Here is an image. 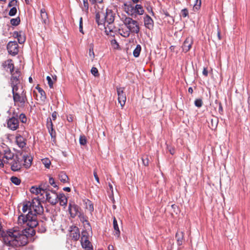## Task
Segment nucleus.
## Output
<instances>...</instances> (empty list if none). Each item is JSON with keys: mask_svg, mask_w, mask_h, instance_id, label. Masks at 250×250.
Segmentation results:
<instances>
[{"mask_svg": "<svg viewBox=\"0 0 250 250\" xmlns=\"http://www.w3.org/2000/svg\"><path fill=\"white\" fill-rule=\"evenodd\" d=\"M80 144L81 145L84 146L86 144L87 140L84 136H81L79 139Z\"/></svg>", "mask_w": 250, "mask_h": 250, "instance_id": "nucleus-45", "label": "nucleus"}, {"mask_svg": "<svg viewBox=\"0 0 250 250\" xmlns=\"http://www.w3.org/2000/svg\"><path fill=\"white\" fill-rule=\"evenodd\" d=\"M46 226L43 223V222H42V224L39 225V229L38 231L40 233H44L46 231Z\"/></svg>", "mask_w": 250, "mask_h": 250, "instance_id": "nucleus-40", "label": "nucleus"}, {"mask_svg": "<svg viewBox=\"0 0 250 250\" xmlns=\"http://www.w3.org/2000/svg\"><path fill=\"white\" fill-rule=\"evenodd\" d=\"M7 49L9 54L15 56L19 52V46L16 41H11L7 45Z\"/></svg>", "mask_w": 250, "mask_h": 250, "instance_id": "nucleus-8", "label": "nucleus"}, {"mask_svg": "<svg viewBox=\"0 0 250 250\" xmlns=\"http://www.w3.org/2000/svg\"><path fill=\"white\" fill-rule=\"evenodd\" d=\"M13 161L11 163V169L13 171H19L21 168V165L20 162V159L19 156L16 155L13 158Z\"/></svg>", "mask_w": 250, "mask_h": 250, "instance_id": "nucleus-13", "label": "nucleus"}, {"mask_svg": "<svg viewBox=\"0 0 250 250\" xmlns=\"http://www.w3.org/2000/svg\"><path fill=\"white\" fill-rule=\"evenodd\" d=\"M17 12V9L16 7H13L12 8L10 9L8 15L10 16H14Z\"/></svg>", "mask_w": 250, "mask_h": 250, "instance_id": "nucleus-44", "label": "nucleus"}, {"mask_svg": "<svg viewBox=\"0 0 250 250\" xmlns=\"http://www.w3.org/2000/svg\"><path fill=\"white\" fill-rule=\"evenodd\" d=\"M31 202L27 201L23 204L22 210L23 212H26L28 210V213L27 215H24L21 214L18 218V222L20 224H26L27 226L31 228L36 227L39 224L37 220L36 215L32 213L31 211Z\"/></svg>", "mask_w": 250, "mask_h": 250, "instance_id": "nucleus-2", "label": "nucleus"}, {"mask_svg": "<svg viewBox=\"0 0 250 250\" xmlns=\"http://www.w3.org/2000/svg\"><path fill=\"white\" fill-rule=\"evenodd\" d=\"M58 202L60 205L62 206H66L67 203V199L63 193H59L58 194Z\"/></svg>", "mask_w": 250, "mask_h": 250, "instance_id": "nucleus-24", "label": "nucleus"}, {"mask_svg": "<svg viewBox=\"0 0 250 250\" xmlns=\"http://www.w3.org/2000/svg\"><path fill=\"white\" fill-rule=\"evenodd\" d=\"M44 193H45L46 200L50 203L52 205H55L58 202V194L53 195L51 196L50 193L46 190H45Z\"/></svg>", "mask_w": 250, "mask_h": 250, "instance_id": "nucleus-15", "label": "nucleus"}, {"mask_svg": "<svg viewBox=\"0 0 250 250\" xmlns=\"http://www.w3.org/2000/svg\"><path fill=\"white\" fill-rule=\"evenodd\" d=\"M21 72L19 70L17 69L15 71V73H13V75L11 76L10 79V84L14 83H20V76Z\"/></svg>", "mask_w": 250, "mask_h": 250, "instance_id": "nucleus-19", "label": "nucleus"}, {"mask_svg": "<svg viewBox=\"0 0 250 250\" xmlns=\"http://www.w3.org/2000/svg\"><path fill=\"white\" fill-rule=\"evenodd\" d=\"M36 88L41 95V100L42 101H45L46 99V96L45 91L39 86H37Z\"/></svg>", "mask_w": 250, "mask_h": 250, "instance_id": "nucleus-30", "label": "nucleus"}, {"mask_svg": "<svg viewBox=\"0 0 250 250\" xmlns=\"http://www.w3.org/2000/svg\"><path fill=\"white\" fill-rule=\"evenodd\" d=\"M94 178L95 179V180H96V181L98 183H100V181H99V178L98 176V175L97 174V172L96 170H94Z\"/></svg>", "mask_w": 250, "mask_h": 250, "instance_id": "nucleus-58", "label": "nucleus"}, {"mask_svg": "<svg viewBox=\"0 0 250 250\" xmlns=\"http://www.w3.org/2000/svg\"><path fill=\"white\" fill-rule=\"evenodd\" d=\"M89 233L86 230L82 232L81 238V244L83 248L85 250H93V247L91 243L89 240Z\"/></svg>", "mask_w": 250, "mask_h": 250, "instance_id": "nucleus-5", "label": "nucleus"}, {"mask_svg": "<svg viewBox=\"0 0 250 250\" xmlns=\"http://www.w3.org/2000/svg\"><path fill=\"white\" fill-rule=\"evenodd\" d=\"M16 142L18 146L21 148L25 147L26 145L25 139L20 134L16 136Z\"/></svg>", "mask_w": 250, "mask_h": 250, "instance_id": "nucleus-20", "label": "nucleus"}, {"mask_svg": "<svg viewBox=\"0 0 250 250\" xmlns=\"http://www.w3.org/2000/svg\"><path fill=\"white\" fill-rule=\"evenodd\" d=\"M85 203L86 205V208L88 209L91 213L92 212L94 211V206L92 202L87 199Z\"/></svg>", "mask_w": 250, "mask_h": 250, "instance_id": "nucleus-35", "label": "nucleus"}, {"mask_svg": "<svg viewBox=\"0 0 250 250\" xmlns=\"http://www.w3.org/2000/svg\"><path fill=\"white\" fill-rule=\"evenodd\" d=\"M80 208L74 202H71L69 203L68 211L72 218H75L80 214Z\"/></svg>", "mask_w": 250, "mask_h": 250, "instance_id": "nucleus-9", "label": "nucleus"}, {"mask_svg": "<svg viewBox=\"0 0 250 250\" xmlns=\"http://www.w3.org/2000/svg\"><path fill=\"white\" fill-rule=\"evenodd\" d=\"M46 125L48 130L53 128V125L51 118L47 119Z\"/></svg>", "mask_w": 250, "mask_h": 250, "instance_id": "nucleus-47", "label": "nucleus"}, {"mask_svg": "<svg viewBox=\"0 0 250 250\" xmlns=\"http://www.w3.org/2000/svg\"><path fill=\"white\" fill-rule=\"evenodd\" d=\"M17 39L20 44H22L25 42L26 40L25 36L22 31H21V33H19V36Z\"/></svg>", "mask_w": 250, "mask_h": 250, "instance_id": "nucleus-32", "label": "nucleus"}, {"mask_svg": "<svg viewBox=\"0 0 250 250\" xmlns=\"http://www.w3.org/2000/svg\"><path fill=\"white\" fill-rule=\"evenodd\" d=\"M103 1V0H94V1H92V4H94L96 3H102Z\"/></svg>", "mask_w": 250, "mask_h": 250, "instance_id": "nucleus-63", "label": "nucleus"}, {"mask_svg": "<svg viewBox=\"0 0 250 250\" xmlns=\"http://www.w3.org/2000/svg\"><path fill=\"white\" fill-rule=\"evenodd\" d=\"M23 159L24 162V166L26 168H29L30 166L31 165V162H32V159H31L29 156L27 155L25 156L24 155L23 157Z\"/></svg>", "mask_w": 250, "mask_h": 250, "instance_id": "nucleus-29", "label": "nucleus"}, {"mask_svg": "<svg viewBox=\"0 0 250 250\" xmlns=\"http://www.w3.org/2000/svg\"><path fill=\"white\" fill-rule=\"evenodd\" d=\"M203 74L205 76H207L208 75V70L207 69V68H205L204 67V69H203Z\"/></svg>", "mask_w": 250, "mask_h": 250, "instance_id": "nucleus-62", "label": "nucleus"}, {"mask_svg": "<svg viewBox=\"0 0 250 250\" xmlns=\"http://www.w3.org/2000/svg\"><path fill=\"white\" fill-rule=\"evenodd\" d=\"M218 120L216 118L214 119H211L210 120V124H209V126L211 129H214L216 128Z\"/></svg>", "mask_w": 250, "mask_h": 250, "instance_id": "nucleus-33", "label": "nucleus"}, {"mask_svg": "<svg viewBox=\"0 0 250 250\" xmlns=\"http://www.w3.org/2000/svg\"><path fill=\"white\" fill-rule=\"evenodd\" d=\"M89 55L90 56H92L93 58H94L95 55H94V51H93V47H90L89 48Z\"/></svg>", "mask_w": 250, "mask_h": 250, "instance_id": "nucleus-57", "label": "nucleus"}, {"mask_svg": "<svg viewBox=\"0 0 250 250\" xmlns=\"http://www.w3.org/2000/svg\"><path fill=\"white\" fill-rule=\"evenodd\" d=\"M193 42L192 37H188L187 38L182 46L183 51L185 52H188L191 48Z\"/></svg>", "mask_w": 250, "mask_h": 250, "instance_id": "nucleus-14", "label": "nucleus"}, {"mask_svg": "<svg viewBox=\"0 0 250 250\" xmlns=\"http://www.w3.org/2000/svg\"><path fill=\"white\" fill-rule=\"evenodd\" d=\"M80 220L83 223H85L87 225H88V226L89 227V229L91 230L92 229V228H91V227L90 226V223L87 220V219H86V217L84 216H82L81 218H80Z\"/></svg>", "mask_w": 250, "mask_h": 250, "instance_id": "nucleus-42", "label": "nucleus"}, {"mask_svg": "<svg viewBox=\"0 0 250 250\" xmlns=\"http://www.w3.org/2000/svg\"><path fill=\"white\" fill-rule=\"evenodd\" d=\"M46 80L47 81L48 84L50 88H52L53 86V82L51 77L48 76H47Z\"/></svg>", "mask_w": 250, "mask_h": 250, "instance_id": "nucleus-54", "label": "nucleus"}, {"mask_svg": "<svg viewBox=\"0 0 250 250\" xmlns=\"http://www.w3.org/2000/svg\"><path fill=\"white\" fill-rule=\"evenodd\" d=\"M194 104L196 107L198 108L201 107L203 105L202 100L201 99H196L194 101Z\"/></svg>", "mask_w": 250, "mask_h": 250, "instance_id": "nucleus-43", "label": "nucleus"}, {"mask_svg": "<svg viewBox=\"0 0 250 250\" xmlns=\"http://www.w3.org/2000/svg\"><path fill=\"white\" fill-rule=\"evenodd\" d=\"M7 127L12 130H16L19 128V121L17 118L12 117L7 121Z\"/></svg>", "mask_w": 250, "mask_h": 250, "instance_id": "nucleus-12", "label": "nucleus"}, {"mask_svg": "<svg viewBox=\"0 0 250 250\" xmlns=\"http://www.w3.org/2000/svg\"><path fill=\"white\" fill-rule=\"evenodd\" d=\"M142 160L143 162V164L145 166H147L149 165V159L148 156L144 155L142 157Z\"/></svg>", "mask_w": 250, "mask_h": 250, "instance_id": "nucleus-41", "label": "nucleus"}, {"mask_svg": "<svg viewBox=\"0 0 250 250\" xmlns=\"http://www.w3.org/2000/svg\"><path fill=\"white\" fill-rule=\"evenodd\" d=\"M69 236L74 241H78L80 237L79 229L75 226H71L69 229Z\"/></svg>", "mask_w": 250, "mask_h": 250, "instance_id": "nucleus-11", "label": "nucleus"}, {"mask_svg": "<svg viewBox=\"0 0 250 250\" xmlns=\"http://www.w3.org/2000/svg\"><path fill=\"white\" fill-rule=\"evenodd\" d=\"M4 155L3 158H5L7 160H12L13 158L15 157L14 154L11 151L9 148L7 147L4 150Z\"/></svg>", "mask_w": 250, "mask_h": 250, "instance_id": "nucleus-26", "label": "nucleus"}, {"mask_svg": "<svg viewBox=\"0 0 250 250\" xmlns=\"http://www.w3.org/2000/svg\"><path fill=\"white\" fill-rule=\"evenodd\" d=\"M11 181L12 183L15 184V185H19L21 184V180L19 178L15 177V176H12L11 178Z\"/></svg>", "mask_w": 250, "mask_h": 250, "instance_id": "nucleus-38", "label": "nucleus"}, {"mask_svg": "<svg viewBox=\"0 0 250 250\" xmlns=\"http://www.w3.org/2000/svg\"><path fill=\"white\" fill-rule=\"evenodd\" d=\"M18 1L17 0H11L8 3V7H16L17 5Z\"/></svg>", "mask_w": 250, "mask_h": 250, "instance_id": "nucleus-52", "label": "nucleus"}, {"mask_svg": "<svg viewBox=\"0 0 250 250\" xmlns=\"http://www.w3.org/2000/svg\"><path fill=\"white\" fill-rule=\"evenodd\" d=\"M6 246L13 248L23 247L27 244V237L26 235L20 234L17 230H9L5 232L0 229V238Z\"/></svg>", "mask_w": 250, "mask_h": 250, "instance_id": "nucleus-1", "label": "nucleus"}, {"mask_svg": "<svg viewBox=\"0 0 250 250\" xmlns=\"http://www.w3.org/2000/svg\"><path fill=\"white\" fill-rule=\"evenodd\" d=\"M83 0V6L82 7V10L85 12L86 14L88 13L89 4L87 0Z\"/></svg>", "mask_w": 250, "mask_h": 250, "instance_id": "nucleus-34", "label": "nucleus"}, {"mask_svg": "<svg viewBox=\"0 0 250 250\" xmlns=\"http://www.w3.org/2000/svg\"><path fill=\"white\" fill-rule=\"evenodd\" d=\"M181 13L183 17H186L188 14V10L185 8L182 10Z\"/></svg>", "mask_w": 250, "mask_h": 250, "instance_id": "nucleus-55", "label": "nucleus"}, {"mask_svg": "<svg viewBox=\"0 0 250 250\" xmlns=\"http://www.w3.org/2000/svg\"><path fill=\"white\" fill-rule=\"evenodd\" d=\"M141 49V46L140 44L137 45L136 48H135L133 52V55L134 57L137 58L140 56Z\"/></svg>", "mask_w": 250, "mask_h": 250, "instance_id": "nucleus-31", "label": "nucleus"}, {"mask_svg": "<svg viewBox=\"0 0 250 250\" xmlns=\"http://www.w3.org/2000/svg\"><path fill=\"white\" fill-rule=\"evenodd\" d=\"M13 101L16 103H20L21 104V106L24 105L25 103L27 101V98L26 96H22L19 94H15L14 96H13Z\"/></svg>", "mask_w": 250, "mask_h": 250, "instance_id": "nucleus-16", "label": "nucleus"}, {"mask_svg": "<svg viewBox=\"0 0 250 250\" xmlns=\"http://www.w3.org/2000/svg\"><path fill=\"white\" fill-rule=\"evenodd\" d=\"M49 184L52 186L54 188H56L57 189L59 188L58 186L56 184L55 182V180L53 178L50 177L49 179Z\"/></svg>", "mask_w": 250, "mask_h": 250, "instance_id": "nucleus-48", "label": "nucleus"}, {"mask_svg": "<svg viewBox=\"0 0 250 250\" xmlns=\"http://www.w3.org/2000/svg\"><path fill=\"white\" fill-rule=\"evenodd\" d=\"M21 22L20 18L19 17L16 18H13L11 19L10 23L13 26H17L20 24Z\"/></svg>", "mask_w": 250, "mask_h": 250, "instance_id": "nucleus-36", "label": "nucleus"}, {"mask_svg": "<svg viewBox=\"0 0 250 250\" xmlns=\"http://www.w3.org/2000/svg\"><path fill=\"white\" fill-rule=\"evenodd\" d=\"M115 13L111 9L107 8L105 12H97L95 15V21L98 25H105L107 22L108 25L112 24L115 20Z\"/></svg>", "mask_w": 250, "mask_h": 250, "instance_id": "nucleus-3", "label": "nucleus"}, {"mask_svg": "<svg viewBox=\"0 0 250 250\" xmlns=\"http://www.w3.org/2000/svg\"><path fill=\"white\" fill-rule=\"evenodd\" d=\"M218 111L221 114H223V107H222V104L221 103H219V109H218Z\"/></svg>", "mask_w": 250, "mask_h": 250, "instance_id": "nucleus-59", "label": "nucleus"}, {"mask_svg": "<svg viewBox=\"0 0 250 250\" xmlns=\"http://www.w3.org/2000/svg\"><path fill=\"white\" fill-rule=\"evenodd\" d=\"M47 190V188H45L44 186H43V188H41L40 187H39V188H37L36 186H32L31 188L30 191L32 193L35 194L36 195H38L40 193H41V194H42V193H41L42 191L43 192V193H44L45 190Z\"/></svg>", "mask_w": 250, "mask_h": 250, "instance_id": "nucleus-21", "label": "nucleus"}, {"mask_svg": "<svg viewBox=\"0 0 250 250\" xmlns=\"http://www.w3.org/2000/svg\"><path fill=\"white\" fill-rule=\"evenodd\" d=\"M57 115H58V113L56 111H54L52 113V117L53 120L55 121L56 119Z\"/></svg>", "mask_w": 250, "mask_h": 250, "instance_id": "nucleus-60", "label": "nucleus"}, {"mask_svg": "<svg viewBox=\"0 0 250 250\" xmlns=\"http://www.w3.org/2000/svg\"><path fill=\"white\" fill-rule=\"evenodd\" d=\"M31 211L35 215L41 214L43 212V208L39 199L35 198L31 202ZM37 218V217L36 216Z\"/></svg>", "mask_w": 250, "mask_h": 250, "instance_id": "nucleus-6", "label": "nucleus"}, {"mask_svg": "<svg viewBox=\"0 0 250 250\" xmlns=\"http://www.w3.org/2000/svg\"><path fill=\"white\" fill-rule=\"evenodd\" d=\"M124 23L129 30L128 32L125 33V35H123L124 37H129L130 35L129 32L136 34H138L139 32L140 27L136 21L133 20L131 18L126 17L125 19ZM121 35L123 36L122 34H121Z\"/></svg>", "mask_w": 250, "mask_h": 250, "instance_id": "nucleus-4", "label": "nucleus"}, {"mask_svg": "<svg viewBox=\"0 0 250 250\" xmlns=\"http://www.w3.org/2000/svg\"><path fill=\"white\" fill-rule=\"evenodd\" d=\"M144 23L146 28L149 30H152L153 28V21L150 16L146 15L144 18Z\"/></svg>", "mask_w": 250, "mask_h": 250, "instance_id": "nucleus-18", "label": "nucleus"}, {"mask_svg": "<svg viewBox=\"0 0 250 250\" xmlns=\"http://www.w3.org/2000/svg\"><path fill=\"white\" fill-rule=\"evenodd\" d=\"M91 73L95 77H98L99 76V73L98 69L96 67H92L91 69Z\"/></svg>", "mask_w": 250, "mask_h": 250, "instance_id": "nucleus-46", "label": "nucleus"}, {"mask_svg": "<svg viewBox=\"0 0 250 250\" xmlns=\"http://www.w3.org/2000/svg\"><path fill=\"white\" fill-rule=\"evenodd\" d=\"M113 225L114 229L115 230L114 235L119 238L120 236V231L119 230L117 221L115 217L113 218Z\"/></svg>", "mask_w": 250, "mask_h": 250, "instance_id": "nucleus-25", "label": "nucleus"}, {"mask_svg": "<svg viewBox=\"0 0 250 250\" xmlns=\"http://www.w3.org/2000/svg\"><path fill=\"white\" fill-rule=\"evenodd\" d=\"M19 119L22 123H25L27 121L26 117L23 113H21L20 115Z\"/></svg>", "mask_w": 250, "mask_h": 250, "instance_id": "nucleus-49", "label": "nucleus"}, {"mask_svg": "<svg viewBox=\"0 0 250 250\" xmlns=\"http://www.w3.org/2000/svg\"><path fill=\"white\" fill-rule=\"evenodd\" d=\"M79 31L83 34H84V32L83 31V18L82 17H81L80 19V21H79Z\"/></svg>", "mask_w": 250, "mask_h": 250, "instance_id": "nucleus-51", "label": "nucleus"}, {"mask_svg": "<svg viewBox=\"0 0 250 250\" xmlns=\"http://www.w3.org/2000/svg\"><path fill=\"white\" fill-rule=\"evenodd\" d=\"M201 0H196L195 3L194 5V8L198 10L201 6Z\"/></svg>", "mask_w": 250, "mask_h": 250, "instance_id": "nucleus-50", "label": "nucleus"}, {"mask_svg": "<svg viewBox=\"0 0 250 250\" xmlns=\"http://www.w3.org/2000/svg\"><path fill=\"white\" fill-rule=\"evenodd\" d=\"M144 12L143 8L140 4H136L134 6L130 5L128 7V14L132 16L134 14L135 16L136 15H143Z\"/></svg>", "mask_w": 250, "mask_h": 250, "instance_id": "nucleus-7", "label": "nucleus"}, {"mask_svg": "<svg viewBox=\"0 0 250 250\" xmlns=\"http://www.w3.org/2000/svg\"><path fill=\"white\" fill-rule=\"evenodd\" d=\"M19 84V83H14L10 84L12 88V92L13 96H14L15 94H19L17 92V91L18 90V89H19V86H18Z\"/></svg>", "mask_w": 250, "mask_h": 250, "instance_id": "nucleus-37", "label": "nucleus"}, {"mask_svg": "<svg viewBox=\"0 0 250 250\" xmlns=\"http://www.w3.org/2000/svg\"><path fill=\"white\" fill-rule=\"evenodd\" d=\"M29 228L27 229V228L23 229L21 232L18 230L20 234H22L24 235H26L27 237L28 238L27 235H31V236H34L35 234V230L33 229L34 227L31 228L29 226ZM28 242V241L27 240V243Z\"/></svg>", "mask_w": 250, "mask_h": 250, "instance_id": "nucleus-23", "label": "nucleus"}, {"mask_svg": "<svg viewBox=\"0 0 250 250\" xmlns=\"http://www.w3.org/2000/svg\"><path fill=\"white\" fill-rule=\"evenodd\" d=\"M111 45L114 47V48H118L119 45L115 39L112 40L111 41Z\"/></svg>", "mask_w": 250, "mask_h": 250, "instance_id": "nucleus-53", "label": "nucleus"}, {"mask_svg": "<svg viewBox=\"0 0 250 250\" xmlns=\"http://www.w3.org/2000/svg\"><path fill=\"white\" fill-rule=\"evenodd\" d=\"M124 90V87H117L118 100L122 107L125 105L126 99V95Z\"/></svg>", "mask_w": 250, "mask_h": 250, "instance_id": "nucleus-10", "label": "nucleus"}, {"mask_svg": "<svg viewBox=\"0 0 250 250\" xmlns=\"http://www.w3.org/2000/svg\"><path fill=\"white\" fill-rule=\"evenodd\" d=\"M40 14L42 24H43L44 26L48 25L49 24V21L46 10L44 8L41 9L40 10Z\"/></svg>", "mask_w": 250, "mask_h": 250, "instance_id": "nucleus-17", "label": "nucleus"}, {"mask_svg": "<svg viewBox=\"0 0 250 250\" xmlns=\"http://www.w3.org/2000/svg\"><path fill=\"white\" fill-rule=\"evenodd\" d=\"M48 131L52 138L55 137L56 132L53 128L48 130Z\"/></svg>", "mask_w": 250, "mask_h": 250, "instance_id": "nucleus-56", "label": "nucleus"}, {"mask_svg": "<svg viewBox=\"0 0 250 250\" xmlns=\"http://www.w3.org/2000/svg\"><path fill=\"white\" fill-rule=\"evenodd\" d=\"M217 37L219 40H221L222 39V37L221 36V32H220V31L219 30L218 28V31H217Z\"/></svg>", "mask_w": 250, "mask_h": 250, "instance_id": "nucleus-64", "label": "nucleus"}, {"mask_svg": "<svg viewBox=\"0 0 250 250\" xmlns=\"http://www.w3.org/2000/svg\"><path fill=\"white\" fill-rule=\"evenodd\" d=\"M12 60L11 59H8L5 61H4L2 63V66L4 68H8L10 67H13L14 64L12 62Z\"/></svg>", "mask_w": 250, "mask_h": 250, "instance_id": "nucleus-28", "label": "nucleus"}, {"mask_svg": "<svg viewBox=\"0 0 250 250\" xmlns=\"http://www.w3.org/2000/svg\"><path fill=\"white\" fill-rule=\"evenodd\" d=\"M42 164L44 165L45 167L47 168L50 167L51 162L48 158H44L42 160Z\"/></svg>", "mask_w": 250, "mask_h": 250, "instance_id": "nucleus-39", "label": "nucleus"}, {"mask_svg": "<svg viewBox=\"0 0 250 250\" xmlns=\"http://www.w3.org/2000/svg\"><path fill=\"white\" fill-rule=\"evenodd\" d=\"M175 237L177 245L181 246L185 240L184 232L178 231L176 233Z\"/></svg>", "mask_w": 250, "mask_h": 250, "instance_id": "nucleus-22", "label": "nucleus"}, {"mask_svg": "<svg viewBox=\"0 0 250 250\" xmlns=\"http://www.w3.org/2000/svg\"><path fill=\"white\" fill-rule=\"evenodd\" d=\"M59 178L60 180L63 183H66L68 179L67 175L63 171H62L59 173Z\"/></svg>", "mask_w": 250, "mask_h": 250, "instance_id": "nucleus-27", "label": "nucleus"}, {"mask_svg": "<svg viewBox=\"0 0 250 250\" xmlns=\"http://www.w3.org/2000/svg\"><path fill=\"white\" fill-rule=\"evenodd\" d=\"M19 33H21V31L19 32L15 31L13 32V36L15 38H18L19 36Z\"/></svg>", "mask_w": 250, "mask_h": 250, "instance_id": "nucleus-61", "label": "nucleus"}]
</instances>
